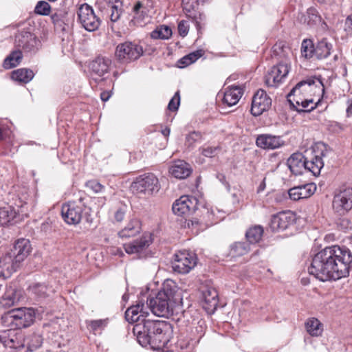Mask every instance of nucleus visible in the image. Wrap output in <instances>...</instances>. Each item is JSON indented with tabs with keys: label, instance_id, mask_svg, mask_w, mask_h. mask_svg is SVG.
Masks as SVG:
<instances>
[{
	"label": "nucleus",
	"instance_id": "obj_1",
	"mask_svg": "<svg viewBox=\"0 0 352 352\" xmlns=\"http://www.w3.org/2000/svg\"><path fill=\"white\" fill-rule=\"evenodd\" d=\"M351 269V251L345 246L331 245L314 255L309 273L324 282L346 277Z\"/></svg>",
	"mask_w": 352,
	"mask_h": 352
},
{
	"label": "nucleus",
	"instance_id": "obj_2",
	"mask_svg": "<svg viewBox=\"0 0 352 352\" xmlns=\"http://www.w3.org/2000/svg\"><path fill=\"white\" fill-rule=\"evenodd\" d=\"M166 329L167 324L163 321L142 319V322L134 326L133 331L142 346L150 344L161 347L168 341L166 336Z\"/></svg>",
	"mask_w": 352,
	"mask_h": 352
},
{
	"label": "nucleus",
	"instance_id": "obj_3",
	"mask_svg": "<svg viewBox=\"0 0 352 352\" xmlns=\"http://www.w3.org/2000/svg\"><path fill=\"white\" fill-rule=\"evenodd\" d=\"M290 48L285 43L280 41L272 47V58L276 61L265 76V83L270 87H277L288 75L291 62L289 55Z\"/></svg>",
	"mask_w": 352,
	"mask_h": 352
},
{
	"label": "nucleus",
	"instance_id": "obj_4",
	"mask_svg": "<svg viewBox=\"0 0 352 352\" xmlns=\"http://www.w3.org/2000/svg\"><path fill=\"white\" fill-rule=\"evenodd\" d=\"M35 318L33 308L21 307L12 309L1 317L3 325L12 329H22L30 327Z\"/></svg>",
	"mask_w": 352,
	"mask_h": 352
},
{
	"label": "nucleus",
	"instance_id": "obj_5",
	"mask_svg": "<svg viewBox=\"0 0 352 352\" xmlns=\"http://www.w3.org/2000/svg\"><path fill=\"white\" fill-rule=\"evenodd\" d=\"M313 151L314 155L310 159L306 158V170L316 176L320 174L324 162H329V159L333 155V152L330 147L323 142L316 143Z\"/></svg>",
	"mask_w": 352,
	"mask_h": 352
},
{
	"label": "nucleus",
	"instance_id": "obj_6",
	"mask_svg": "<svg viewBox=\"0 0 352 352\" xmlns=\"http://www.w3.org/2000/svg\"><path fill=\"white\" fill-rule=\"evenodd\" d=\"M158 179L152 173L138 177L131 184V190L138 195H150L159 191Z\"/></svg>",
	"mask_w": 352,
	"mask_h": 352
},
{
	"label": "nucleus",
	"instance_id": "obj_7",
	"mask_svg": "<svg viewBox=\"0 0 352 352\" xmlns=\"http://www.w3.org/2000/svg\"><path fill=\"white\" fill-rule=\"evenodd\" d=\"M143 53L142 46L135 42L126 41L116 47L115 56L121 63H129L140 58Z\"/></svg>",
	"mask_w": 352,
	"mask_h": 352
},
{
	"label": "nucleus",
	"instance_id": "obj_8",
	"mask_svg": "<svg viewBox=\"0 0 352 352\" xmlns=\"http://www.w3.org/2000/svg\"><path fill=\"white\" fill-rule=\"evenodd\" d=\"M146 304L147 309L156 316L168 318L173 314L171 302L162 293H157L154 297L148 298Z\"/></svg>",
	"mask_w": 352,
	"mask_h": 352
},
{
	"label": "nucleus",
	"instance_id": "obj_9",
	"mask_svg": "<svg viewBox=\"0 0 352 352\" xmlns=\"http://www.w3.org/2000/svg\"><path fill=\"white\" fill-rule=\"evenodd\" d=\"M318 81V83L322 87V92L324 91V88L323 83L320 78L311 77L309 78L306 80H303L298 82L295 87H294L289 93L287 96V99L288 102L289 103L290 107L293 109V110H300L298 108H296L295 104H294V101L292 98H299L300 97H306L308 92H310L312 90V87L315 85L316 81Z\"/></svg>",
	"mask_w": 352,
	"mask_h": 352
},
{
	"label": "nucleus",
	"instance_id": "obj_10",
	"mask_svg": "<svg viewBox=\"0 0 352 352\" xmlns=\"http://www.w3.org/2000/svg\"><path fill=\"white\" fill-rule=\"evenodd\" d=\"M197 261V256L193 252L188 250L179 251L175 254L172 267L175 272L187 274L195 267Z\"/></svg>",
	"mask_w": 352,
	"mask_h": 352
},
{
	"label": "nucleus",
	"instance_id": "obj_11",
	"mask_svg": "<svg viewBox=\"0 0 352 352\" xmlns=\"http://www.w3.org/2000/svg\"><path fill=\"white\" fill-rule=\"evenodd\" d=\"M78 21L88 32H94L98 29L101 21L98 17L91 6L87 3L80 6L78 10Z\"/></svg>",
	"mask_w": 352,
	"mask_h": 352
},
{
	"label": "nucleus",
	"instance_id": "obj_12",
	"mask_svg": "<svg viewBox=\"0 0 352 352\" xmlns=\"http://www.w3.org/2000/svg\"><path fill=\"white\" fill-rule=\"evenodd\" d=\"M333 209L339 215H344L352 209V188H344L335 195Z\"/></svg>",
	"mask_w": 352,
	"mask_h": 352
},
{
	"label": "nucleus",
	"instance_id": "obj_13",
	"mask_svg": "<svg viewBox=\"0 0 352 352\" xmlns=\"http://www.w3.org/2000/svg\"><path fill=\"white\" fill-rule=\"evenodd\" d=\"M83 206L80 203L69 201L62 206L61 214L69 225H77L82 219Z\"/></svg>",
	"mask_w": 352,
	"mask_h": 352
},
{
	"label": "nucleus",
	"instance_id": "obj_14",
	"mask_svg": "<svg viewBox=\"0 0 352 352\" xmlns=\"http://www.w3.org/2000/svg\"><path fill=\"white\" fill-rule=\"evenodd\" d=\"M31 251L30 241L27 239L21 238L15 242L13 249L8 254L12 256L15 263L20 267Z\"/></svg>",
	"mask_w": 352,
	"mask_h": 352
},
{
	"label": "nucleus",
	"instance_id": "obj_15",
	"mask_svg": "<svg viewBox=\"0 0 352 352\" xmlns=\"http://www.w3.org/2000/svg\"><path fill=\"white\" fill-rule=\"evenodd\" d=\"M197 204V199L195 197L184 195L173 203L172 210L177 216H185L194 211Z\"/></svg>",
	"mask_w": 352,
	"mask_h": 352
},
{
	"label": "nucleus",
	"instance_id": "obj_16",
	"mask_svg": "<svg viewBox=\"0 0 352 352\" xmlns=\"http://www.w3.org/2000/svg\"><path fill=\"white\" fill-rule=\"evenodd\" d=\"M294 221V214L290 211H283L272 217L270 226L273 231L284 230Z\"/></svg>",
	"mask_w": 352,
	"mask_h": 352
},
{
	"label": "nucleus",
	"instance_id": "obj_17",
	"mask_svg": "<svg viewBox=\"0 0 352 352\" xmlns=\"http://www.w3.org/2000/svg\"><path fill=\"white\" fill-rule=\"evenodd\" d=\"M18 47L23 49L25 52H34L37 49L39 41L36 36L30 32H22L15 40Z\"/></svg>",
	"mask_w": 352,
	"mask_h": 352
},
{
	"label": "nucleus",
	"instance_id": "obj_18",
	"mask_svg": "<svg viewBox=\"0 0 352 352\" xmlns=\"http://www.w3.org/2000/svg\"><path fill=\"white\" fill-rule=\"evenodd\" d=\"M151 243V234L144 233L141 238L125 244L124 248L126 252L129 254H139L146 250Z\"/></svg>",
	"mask_w": 352,
	"mask_h": 352
},
{
	"label": "nucleus",
	"instance_id": "obj_19",
	"mask_svg": "<svg viewBox=\"0 0 352 352\" xmlns=\"http://www.w3.org/2000/svg\"><path fill=\"white\" fill-rule=\"evenodd\" d=\"M256 144L258 147L263 149L274 150L283 146L284 141L280 136L261 134L256 138Z\"/></svg>",
	"mask_w": 352,
	"mask_h": 352
},
{
	"label": "nucleus",
	"instance_id": "obj_20",
	"mask_svg": "<svg viewBox=\"0 0 352 352\" xmlns=\"http://www.w3.org/2000/svg\"><path fill=\"white\" fill-rule=\"evenodd\" d=\"M148 314L147 307H145L144 303L139 302L137 305H132L126 309L125 318L129 322H136L142 321Z\"/></svg>",
	"mask_w": 352,
	"mask_h": 352
},
{
	"label": "nucleus",
	"instance_id": "obj_21",
	"mask_svg": "<svg viewBox=\"0 0 352 352\" xmlns=\"http://www.w3.org/2000/svg\"><path fill=\"white\" fill-rule=\"evenodd\" d=\"M21 297V292L12 287L6 289L3 295L0 298V307L9 309L17 305Z\"/></svg>",
	"mask_w": 352,
	"mask_h": 352
},
{
	"label": "nucleus",
	"instance_id": "obj_22",
	"mask_svg": "<svg viewBox=\"0 0 352 352\" xmlns=\"http://www.w3.org/2000/svg\"><path fill=\"white\" fill-rule=\"evenodd\" d=\"M19 267L8 253L0 257V278L5 280L17 270Z\"/></svg>",
	"mask_w": 352,
	"mask_h": 352
},
{
	"label": "nucleus",
	"instance_id": "obj_23",
	"mask_svg": "<svg viewBox=\"0 0 352 352\" xmlns=\"http://www.w3.org/2000/svg\"><path fill=\"white\" fill-rule=\"evenodd\" d=\"M306 158L302 153L292 154L287 160V165L291 172L295 175H302L306 170Z\"/></svg>",
	"mask_w": 352,
	"mask_h": 352
},
{
	"label": "nucleus",
	"instance_id": "obj_24",
	"mask_svg": "<svg viewBox=\"0 0 352 352\" xmlns=\"http://www.w3.org/2000/svg\"><path fill=\"white\" fill-rule=\"evenodd\" d=\"M272 105V99L267 96L263 89H258L253 96L252 99V107L257 108L258 110H269Z\"/></svg>",
	"mask_w": 352,
	"mask_h": 352
},
{
	"label": "nucleus",
	"instance_id": "obj_25",
	"mask_svg": "<svg viewBox=\"0 0 352 352\" xmlns=\"http://www.w3.org/2000/svg\"><path fill=\"white\" fill-rule=\"evenodd\" d=\"M316 186L313 184L296 186L289 190V196L291 199L298 201L301 199L309 197L314 194Z\"/></svg>",
	"mask_w": 352,
	"mask_h": 352
},
{
	"label": "nucleus",
	"instance_id": "obj_26",
	"mask_svg": "<svg viewBox=\"0 0 352 352\" xmlns=\"http://www.w3.org/2000/svg\"><path fill=\"white\" fill-rule=\"evenodd\" d=\"M243 94V90L241 87H229L224 93L223 103L228 107H231L238 103Z\"/></svg>",
	"mask_w": 352,
	"mask_h": 352
},
{
	"label": "nucleus",
	"instance_id": "obj_27",
	"mask_svg": "<svg viewBox=\"0 0 352 352\" xmlns=\"http://www.w3.org/2000/svg\"><path fill=\"white\" fill-rule=\"evenodd\" d=\"M20 219L19 211L11 206H6L0 208V224L2 226L9 223H15Z\"/></svg>",
	"mask_w": 352,
	"mask_h": 352
},
{
	"label": "nucleus",
	"instance_id": "obj_28",
	"mask_svg": "<svg viewBox=\"0 0 352 352\" xmlns=\"http://www.w3.org/2000/svg\"><path fill=\"white\" fill-rule=\"evenodd\" d=\"M169 172L174 177L183 179L191 174L192 168L189 164L179 160L170 166Z\"/></svg>",
	"mask_w": 352,
	"mask_h": 352
},
{
	"label": "nucleus",
	"instance_id": "obj_29",
	"mask_svg": "<svg viewBox=\"0 0 352 352\" xmlns=\"http://www.w3.org/2000/svg\"><path fill=\"white\" fill-rule=\"evenodd\" d=\"M110 63L111 61L109 58L102 56L97 57L90 64L92 76L96 75L98 77H102L108 72Z\"/></svg>",
	"mask_w": 352,
	"mask_h": 352
},
{
	"label": "nucleus",
	"instance_id": "obj_30",
	"mask_svg": "<svg viewBox=\"0 0 352 352\" xmlns=\"http://www.w3.org/2000/svg\"><path fill=\"white\" fill-rule=\"evenodd\" d=\"M141 231L140 221L137 219H131L127 225L118 232V236L122 239L133 237Z\"/></svg>",
	"mask_w": 352,
	"mask_h": 352
},
{
	"label": "nucleus",
	"instance_id": "obj_31",
	"mask_svg": "<svg viewBox=\"0 0 352 352\" xmlns=\"http://www.w3.org/2000/svg\"><path fill=\"white\" fill-rule=\"evenodd\" d=\"M132 12L133 19L131 22L136 25L142 26V23L148 18V9L140 1H137L134 5Z\"/></svg>",
	"mask_w": 352,
	"mask_h": 352
},
{
	"label": "nucleus",
	"instance_id": "obj_32",
	"mask_svg": "<svg viewBox=\"0 0 352 352\" xmlns=\"http://www.w3.org/2000/svg\"><path fill=\"white\" fill-rule=\"evenodd\" d=\"M331 49L332 45L323 38L315 47L314 56L319 60L326 58L330 55Z\"/></svg>",
	"mask_w": 352,
	"mask_h": 352
},
{
	"label": "nucleus",
	"instance_id": "obj_33",
	"mask_svg": "<svg viewBox=\"0 0 352 352\" xmlns=\"http://www.w3.org/2000/svg\"><path fill=\"white\" fill-rule=\"evenodd\" d=\"M206 308L216 309L218 305V292L214 288H208L203 292Z\"/></svg>",
	"mask_w": 352,
	"mask_h": 352
},
{
	"label": "nucleus",
	"instance_id": "obj_34",
	"mask_svg": "<svg viewBox=\"0 0 352 352\" xmlns=\"http://www.w3.org/2000/svg\"><path fill=\"white\" fill-rule=\"evenodd\" d=\"M321 17L317 10L313 7L307 9L306 14H302L300 19V22L309 26H314L320 22Z\"/></svg>",
	"mask_w": 352,
	"mask_h": 352
},
{
	"label": "nucleus",
	"instance_id": "obj_35",
	"mask_svg": "<svg viewBox=\"0 0 352 352\" xmlns=\"http://www.w3.org/2000/svg\"><path fill=\"white\" fill-rule=\"evenodd\" d=\"M34 74L32 70L27 68H21L12 72V78L16 81L28 83L33 78Z\"/></svg>",
	"mask_w": 352,
	"mask_h": 352
},
{
	"label": "nucleus",
	"instance_id": "obj_36",
	"mask_svg": "<svg viewBox=\"0 0 352 352\" xmlns=\"http://www.w3.org/2000/svg\"><path fill=\"white\" fill-rule=\"evenodd\" d=\"M204 54V52L201 50H196L193 52H191L182 58H180L177 63V65L179 68H184L190 65V64L195 63L198 58L201 57Z\"/></svg>",
	"mask_w": 352,
	"mask_h": 352
},
{
	"label": "nucleus",
	"instance_id": "obj_37",
	"mask_svg": "<svg viewBox=\"0 0 352 352\" xmlns=\"http://www.w3.org/2000/svg\"><path fill=\"white\" fill-rule=\"evenodd\" d=\"M22 58V52L20 50L13 51L5 58L3 63V67L6 69L15 67L19 64Z\"/></svg>",
	"mask_w": 352,
	"mask_h": 352
},
{
	"label": "nucleus",
	"instance_id": "obj_38",
	"mask_svg": "<svg viewBox=\"0 0 352 352\" xmlns=\"http://www.w3.org/2000/svg\"><path fill=\"white\" fill-rule=\"evenodd\" d=\"M177 292V287L175 283L172 280H166L164 284L162 289L157 293H162L166 296V299L172 301Z\"/></svg>",
	"mask_w": 352,
	"mask_h": 352
},
{
	"label": "nucleus",
	"instance_id": "obj_39",
	"mask_svg": "<svg viewBox=\"0 0 352 352\" xmlns=\"http://www.w3.org/2000/svg\"><path fill=\"white\" fill-rule=\"evenodd\" d=\"M250 251V245L247 242H236L230 247V254L232 256H240Z\"/></svg>",
	"mask_w": 352,
	"mask_h": 352
},
{
	"label": "nucleus",
	"instance_id": "obj_40",
	"mask_svg": "<svg viewBox=\"0 0 352 352\" xmlns=\"http://www.w3.org/2000/svg\"><path fill=\"white\" fill-rule=\"evenodd\" d=\"M263 234V228L260 226H255L246 232L245 236L250 243H256L261 240Z\"/></svg>",
	"mask_w": 352,
	"mask_h": 352
},
{
	"label": "nucleus",
	"instance_id": "obj_41",
	"mask_svg": "<svg viewBox=\"0 0 352 352\" xmlns=\"http://www.w3.org/2000/svg\"><path fill=\"white\" fill-rule=\"evenodd\" d=\"M307 332L312 336H318L322 333V324L316 318H311L306 322Z\"/></svg>",
	"mask_w": 352,
	"mask_h": 352
},
{
	"label": "nucleus",
	"instance_id": "obj_42",
	"mask_svg": "<svg viewBox=\"0 0 352 352\" xmlns=\"http://www.w3.org/2000/svg\"><path fill=\"white\" fill-rule=\"evenodd\" d=\"M24 342L27 345L29 351H33L38 349L43 342L41 336L36 333H33L28 336L25 340Z\"/></svg>",
	"mask_w": 352,
	"mask_h": 352
},
{
	"label": "nucleus",
	"instance_id": "obj_43",
	"mask_svg": "<svg viewBox=\"0 0 352 352\" xmlns=\"http://www.w3.org/2000/svg\"><path fill=\"white\" fill-rule=\"evenodd\" d=\"M116 4L109 3L107 12L110 15V19L112 22H116L120 18L122 12L121 8L122 3L120 1H116Z\"/></svg>",
	"mask_w": 352,
	"mask_h": 352
},
{
	"label": "nucleus",
	"instance_id": "obj_44",
	"mask_svg": "<svg viewBox=\"0 0 352 352\" xmlns=\"http://www.w3.org/2000/svg\"><path fill=\"white\" fill-rule=\"evenodd\" d=\"M172 35V30L166 25H162L153 30L151 34V38L154 39H168Z\"/></svg>",
	"mask_w": 352,
	"mask_h": 352
},
{
	"label": "nucleus",
	"instance_id": "obj_45",
	"mask_svg": "<svg viewBox=\"0 0 352 352\" xmlns=\"http://www.w3.org/2000/svg\"><path fill=\"white\" fill-rule=\"evenodd\" d=\"M315 46L311 39H304L301 44V54L306 58L314 56Z\"/></svg>",
	"mask_w": 352,
	"mask_h": 352
},
{
	"label": "nucleus",
	"instance_id": "obj_46",
	"mask_svg": "<svg viewBox=\"0 0 352 352\" xmlns=\"http://www.w3.org/2000/svg\"><path fill=\"white\" fill-rule=\"evenodd\" d=\"M30 292L38 298H45L47 294V286L41 283H35L29 287Z\"/></svg>",
	"mask_w": 352,
	"mask_h": 352
},
{
	"label": "nucleus",
	"instance_id": "obj_47",
	"mask_svg": "<svg viewBox=\"0 0 352 352\" xmlns=\"http://www.w3.org/2000/svg\"><path fill=\"white\" fill-rule=\"evenodd\" d=\"M107 319L91 320L89 322L88 327L91 331H92L94 333H96L103 330L107 325Z\"/></svg>",
	"mask_w": 352,
	"mask_h": 352
},
{
	"label": "nucleus",
	"instance_id": "obj_48",
	"mask_svg": "<svg viewBox=\"0 0 352 352\" xmlns=\"http://www.w3.org/2000/svg\"><path fill=\"white\" fill-rule=\"evenodd\" d=\"M51 10L50 5L45 1H39L34 9V12L39 15L47 16Z\"/></svg>",
	"mask_w": 352,
	"mask_h": 352
},
{
	"label": "nucleus",
	"instance_id": "obj_49",
	"mask_svg": "<svg viewBox=\"0 0 352 352\" xmlns=\"http://www.w3.org/2000/svg\"><path fill=\"white\" fill-rule=\"evenodd\" d=\"M206 330V324L204 320H199L197 322V324L192 327V333L195 336V339H197L199 341L202 336L204 335Z\"/></svg>",
	"mask_w": 352,
	"mask_h": 352
},
{
	"label": "nucleus",
	"instance_id": "obj_50",
	"mask_svg": "<svg viewBox=\"0 0 352 352\" xmlns=\"http://www.w3.org/2000/svg\"><path fill=\"white\" fill-rule=\"evenodd\" d=\"M202 138L201 133L197 131H192L189 133L186 138V144L188 146H193L194 144L199 142Z\"/></svg>",
	"mask_w": 352,
	"mask_h": 352
},
{
	"label": "nucleus",
	"instance_id": "obj_51",
	"mask_svg": "<svg viewBox=\"0 0 352 352\" xmlns=\"http://www.w3.org/2000/svg\"><path fill=\"white\" fill-rule=\"evenodd\" d=\"M13 336L14 329L10 328V329L0 331V343L7 347L10 338H12Z\"/></svg>",
	"mask_w": 352,
	"mask_h": 352
},
{
	"label": "nucleus",
	"instance_id": "obj_52",
	"mask_svg": "<svg viewBox=\"0 0 352 352\" xmlns=\"http://www.w3.org/2000/svg\"><path fill=\"white\" fill-rule=\"evenodd\" d=\"M180 104L179 91L175 92L173 97L170 99L167 106V110H178Z\"/></svg>",
	"mask_w": 352,
	"mask_h": 352
},
{
	"label": "nucleus",
	"instance_id": "obj_53",
	"mask_svg": "<svg viewBox=\"0 0 352 352\" xmlns=\"http://www.w3.org/2000/svg\"><path fill=\"white\" fill-rule=\"evenodd\" d=\"M85 186L95 193L102 192L104 189V186L96 180L88 181Z\"/></svg>",
	"mask_w": 352,
	"mask_h": 352
},
{
	"label": "nucleus",
	"instance_id": "obj_54",
	"mask_svg": "<svg viewBox=\"0 0 352 352\" xmlns=\"http://www.w3.org/2000/svg\"><path fill=\"white\" fill-rule=\"evenodd\" d=\"M201 154L207 157H214L219 151L218 146H207V147H201L199 148Z\"/></svg>",
	"mask_w": 352,
	"mask_h": 352
},
{
	"label": "nucleus",
	"instance_id": "obj_55",
	"mask_svg": "<svg viewBox=\"0 0 352 352\" xmlns=\"http://www.w3.org/2000/svg\"><path fill=\"white\" fill-rule=\"evenodd\" d=\"M294 104L298 108V106H301L302 108H307L310 103H313L314 100L311 98H307L306 97H300L299 98H292Z\"/></svg>",
	"mask_w": 352,
	"mask_h": 352
},
{
	"label": "nucleus",
	"instance_id": "obj_56",
	"mask_svg": "<svg viewBox=\"0 0 352 352\" xmlns=\"http://www.w3.org/2000/svg\"><path fill=\"white\" fill-rule=\"evenodd\" d=\"M177 29L179 34L182 37H185L189 31V25L187 21L182 20L178 24Z\"/></svg>",
	"mask_w": 352,
	"mask_h": 352
},
{
	"label": "nucleus",
	"instance_id": "obj_57",
	"mask_svg": "<svg viewBox=\"0 0 352 352\" xmlns=\"http://www.w3.org/2000/svg\"><path fill=\"white\" fill-rule=\"evenodd\" d=\"M22 346H23V344L20 343L18 336L14 330V336L12 338H10L7 347L19 349Z\"/></svg>",
	"mask_w": 352,
	"mask_h": 352
},
{
	"label": "nucleus",
	"instance_id": "obj_58",
	"mask_svg": "<svg viewBox=\"0 0 352 352\" xmlns=\"http://www.w3.org/2000/svg\"><path fill=\"white\" fill-rule=\"evenodd\" d=\"M126 210V206L125 205H122L118 208L114 214L115 219L118 222L122 221L124 218Z\"/></svg>",
	"mask_w": 352,
	"mask_h": 352
},
{
	"label": "nucleus",
	"instance_id": "obj_59",
	"mask_svg": "<svg viewBox=\"0 0 352 352\" xmlns=\"http://www.w3.org/2000/svg\"><path fill=\"white\" fill-rule=\"evenodd\" d=\"M338 226L342 230H346L351 229L352 228V223L349 219H348L346 218H343V219H340L339 220V221L338 223Z\"/></svg>",
	"mask_w": 352,
	"mask_h": 352
},
{
	"label": "nucleus",
	"instance_id": "obj_60",
	"mask_svg": "<svg viewBox=\"0 0 352 352\" xmlns=\"http://www.w3.org/2000/svg\"><path fill=\"white\" fill-rule=\"evenodd\" d=\"M344 25L346 30L352 31V14L346 19Z\"/></svg>",
	"mask_w": 352,
	"mask_h": 352
},
{
	"label": "nucleus",
	"instance_id": "obj_61",
	"mask_svg": "<svg viewBox=\"0 0 352 352\" xmlns=\"http://www.w3.org/2000/svg\"><path fill=\"white\" fill-rule=\"evenodd\" d=\"M186 223L188 228H195L198 226L199 221L197 219H186Z\"/></svg>",
	"mask_w": 352,
	"mask_h": 352
},
{
	"label": "nucleus",
	"instance_id": "obj_62",
	"mask_svg": "<svg viewBox=\"0 0 352 352\" xmlns=\"http://www.w3.org/2000/svg\"><path fill=\"white\" fill-rule=\"evenodd\" d=\"M9 131L0 127V140H4L9 135Z\"/></svg>",
	"mask_w": 352,
	"mask_h": 352
},
{
	"label": "nucleus",
	"instance_id": "obj_63",
	"mask_svg": "<svg viewBox=\"0 0 352 352\" xmlns=\"http://www.w3.org/2000/svg\"><path fill=\"white\" fill-rule=\"evenodd\" d=\"M52 20L54 24L60 25V23H62V21L60 20L59 16L57 14L52 15Z\"/></svg>",
	"mask_w": 352,
	"mask_h": 352
},
{
	"label": "nucleus",
	"instance_id": "obj_64",
	"mask_svg": "<svg viewBox=\"0 0 352 352\" xmlns=\"http://www.w3.org/2000/svg\"><path fill=\"white\" fill-rule=\"evenodd\" d=\"M110 95L108 92H102L100 94V98L102 101H107L109 100Z\"/></svg>",
	"mask_w": 352,
	"mask_h": 352
}]
</instances>
